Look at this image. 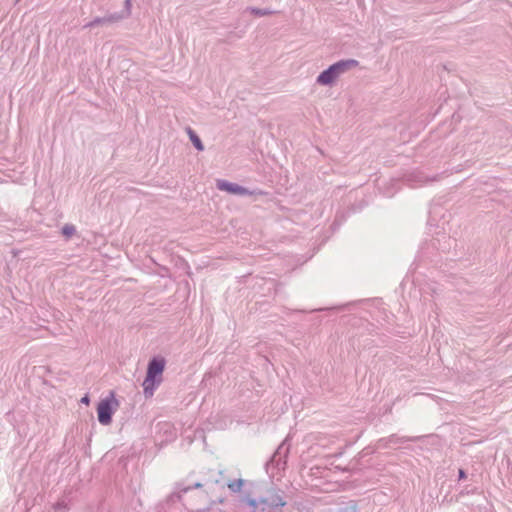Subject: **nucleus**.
Segmentation results:
<instances>
[{"label": "nucleus", "mask_w": 512, "mask_h": 512, "mask_svg": "<svg viewBox=\"0 0 512 512\" xmlns=\"http://www.w3.org/2000/svg\"><path fill=\"white\" fill-rule=\"evenodd\" d=\"M164 367L165 361L162 358H154L150 361L147 375L143 382L144 393L147 396H152L154 389L160 384Z\"/></svg>", "instance_id": "1"}, {"label": "nucleus", "mask_w": 512, "mask_h": 512, "mask_svg": "<svg viewBox=\"0 0 512 512\" xmlns=\"http://www.w3.org/2000/svg\"><path fill=\"white\" fill-rule=\"evenodd\" d=\"M120 403L116 398L115 392L111 391L106 398L100 400L97 405L98 421L102 425H109L112 422V416L119 408Z\"/></svg>", "instance_id": "2"}, {"label": "nucleus", "mask_w": 512, "mask_h": 512, "mask_svg": "<svg viewBox=\"0 0 512 512\" xmlns=\"http://www.w3.org/2000/svg\"><path fill=\"white\" fill-rule=\"evenodd\" d=\"M350 65V61H340L330 66L318 76L317 82L321 85H329L333 83L341 74L349 71Z\"/></svg>", "instance_id": "3"}, {"label": "nucleus", "mask_w": 512, "mask_h": 512, "mask_svg": "<svg viewBox=\"0 0 512 512\" xmlns=\"http://www.w3.org/2000/svg\"><path fill=\"white\" fill-rule=\"evenodd\" d=\"M217 187L220 189V190H223V191H227V192H230L232 194H239V195H245V194H249L250 192L237 185V184H233V183H228L226 181H218L217 182Z\"/></svg>", "instance_id": "4"}, {"label": "nucleus", "mask_w": 512, "mask_h": 512, "mask_svg": "<svg viewBox=\"0 0 512 512\" xmlns=\"http://www.w3.org/2000/svg\"><path fill=\"white\" fill-rule=\"evenodd\" d=\"M188 134H189L190 139H191L192 143L194 144V146L198 150H203V145H202L199 137L191 129H188Z\"/></svg>", "instance_id": "5"}, {"label": "nucleus", "mask_w": 512, "mask_h": 512, "mask_svg": "<svg viewBox=\"0 0 512 512\" xmlns=\"http://www.w3.org/2000/svg\"><path fill=\"white\" fill-rule=\"evenodd\" d=\"M74 232H75V227L73 225H65L62 229V233L67 237H70L71 235H73Z\"/></svg>", "instance_id": "6"}, {"label": "nucleus", "mask_w": 512, "mask_h": 512, "mask_svg": "<svg viewBox=\"0 0 512 512\" xmlns=\"http://www.w3.org/2000/svg\"><path fill=\"white\" fill-rule=\"evenodd\" d=\"M81 403L85 404V405H89L90 404V398L88 395H85L84 397L81 398Z\"/></svg>", "instance_id": "7"}, {"label": "nucleus", "mask_w": 512, "mask_h": 512, "mask_svg": "<svg viewBox=\"0 0 512 512\" xmlns=\"http://www.w3.org/2000/svg\"><path fill=\"white\" fill-rule=\"evenodd\" d=\"M459 477H460V478H464V477H465V473H464V471H463V470H460V471H459Z\"/></svg>", "instance_id": "8"}]
</instances>
